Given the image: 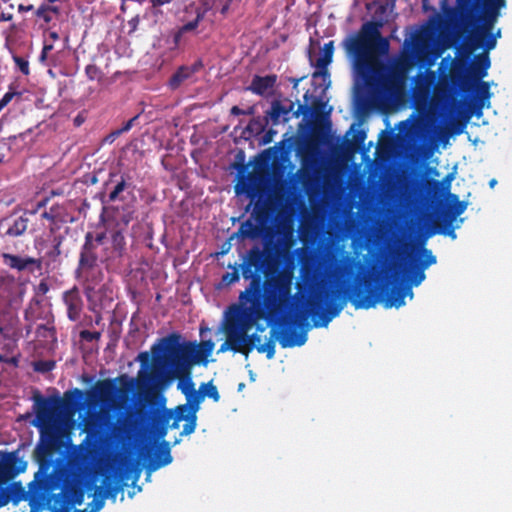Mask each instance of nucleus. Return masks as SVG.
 I'll return each instance as SVG.
<instances>
[{
  "mask_svg": "<svg viewBox=\"0 0 512 512\" xmlns=\"http://www.w3.org/2000/svg\"><path fill=\"white\" fill-rule=\"evenodd\" d=\"M357 262L354 257L340 250H329L320 256L304 259L301 266L303 285L297 283L299 292L305 291L307 311L315 327H327L337 317L349 300L356 309H369L377 303L385 308H399L405 296L413 297L411 287H400L390 279L362 286L346 282L354 276Z\"/></svg>",
  "mask_w": 512,
  "mask_h": 512,
  "instance_id": "nucleus-1",
  "label": "nucleus"
},
{
  "mask_svg": "<svg viewBox=\"0 0 512 512\" xmlns=\"http://www.w3.org/2000/svg\"><path fill=\"white\" fill-rule=\"evenodd\" d=\"M275 265L274 248L268 242L263 249L253 246L247 252L240 267L243 278L250 280V284L241 292L239 299L249 303V306L233 305L229 308L224 332L238 335L244 328H251L256 321L276 316L294 324V318L285 317L294 304L292 276L288 273L273 275Z\"/></svg>",
  "mask_w": 512,
  "mask_h": 512,
  "instance_id": "nucleus-2",
  "label": "nucleus"
},
{
  "mask_svg": "<svg viewBox=\"0 0 512 512\" xmlns=\"http://www.w3.org/2000/svg\"><path fill=\"white\" fill-rule=\"evenodd\" d=\"M35 420L39 429L40 443L35 449V459L39 469L35 473L34 484L44 493L60 489L64 483V472L53 464V454L60 447V421L63 415L72 416L84 406V392L74 388L63 397H44L39 392L33 395Z\"/></svg>",
  "mask_w": 512,
  "mask_h": 512,
  "instance_id": "nucleus-3",
  "label": "nucleus"
},
{
  "mask_svg": "<svg viewBox=\"0 0 512 512\" xmlns=\"http://www.w3.org/2000/svg\"><path fill=\"white\" fill-rule=\"evenodd\" d=\"M382 26L381 21H367L356 34L342 42L347 54L353 56L356 69L363 75L376 73L381 66L380 57L389 52V41L380 31Z\"/></svg>",
  "mask_w": 512,
  "mask_h": 512,
  "instance_id": "nucleus-4",
  "label": "nucleus"
},
{
  "mask_svg": "<svg viewBox=\"0 0 512 512\" xmlns=\"http://www.w3.org/2000/svg\"><path fill=\"white\" fill-rule=\"evenodd\" d=\"M286 318H294L295 322L289 323L285 321L283 317L276 316L275 318L280 320L282 327L280 329L272 328L270 330V337L268 340L261 344V336L257 333L248 335L250 328H244L237 336L242 347V355L248 356L249 353L256 348L259 353H266L268 359H272L275 356V340L279 341L282 348H291L295 346H302L307 341V332L305 330L296 331L295 327L300 325V321L297 315L291 314L290 310L287 311Z\"/></svg>",
  "mask_w": 512,
  "mask_h": 512,
  "instance_id": "nucleus-5",
  "label": "nucleus"
},
{
  "mask_svg": "<svg viewBox=\"0 0 512 512\" xmlns=\"http://www.w3.org/2000/svg\"><path fill=\"white\" fill-rule=\"evenodd\" d=\"M212 340L202 341L199 344L195 342H179V336L171 334L161 339L160 350L175 361V371L179 375H187L189 370L195 364L206 365L208 357L214 349Z\"/></svg>",
  "mask_w": 512,
  "mask_h": 512,
  "instance_id": "nucleus-6",
  "label": "nucleus"
},
{
  "mask_svg": "<svg viewBox=\"0 0 512 512\" xmlns=\"http://www.w3.org/2000/svg\"><path fill=\"white\" fill-rule=\"evenodd\" d=\"M175 370L174 360L167 356L160 358L154 354L152 369L143 376L140 375L141 382L149 391H155L163 389L172 379L178 378V389L184 395L194 391L195 384L191 379V370H189L187 375H179Z\"/></svg>",
  "mask_w": 512,
  "mask_h": 512,
  "instance_id": "nucleus-7",
  "label": "nucleus"
},
{
  "mask_svg": "<svg viewBox=\"0 0 512 512\" xmlns=\"http://www.w3.org/2000/svg\"><path fill=\"white\" fill-rule=\"evenodd\" d=\"M31 492L41 500H46L51 512H70L76 505L84 502L85 487L80 483H71L66 485L58 494L54 491L44 493L39 490L34 481L30 485Z\"/></svg>",
  "mask_w": 512,
  "mask_h": 512,
  "instance_id": "nucleus-8",
  "label": "nucleus"
},
{
  "mask_svg": "<svg viewBox=\"0 0 512 512\" xmlns=\"http://www.w3.org/2000/svg\"><path fill=\"white\" fill-rule=\"evenodd\" d=\"M97 260V245L94 243L93 234L88 232L85 235V241L80 251L78 266L75 272L77 279L83 280L86 293L93 291L99 282L94 275Z\"/></svg>",
  "mask_w": 512,
  "mask_h": 512,
  "instance_id": "nucleus-9",
  "label": "nucleus"
},
{
  "mask_svg": "<svg viewBox=\"0 0 512 512\" xmlns=\"http://www.w3.org/2000/svg\"><path fill=\"white\" fill-rule=\"evenodd\" d=\"M30 225L28 211L22 214L12 212L0 219V238L11 241L26 235Z\"/></svg>",
  "mask_w": 512,
  "mask_h": 512,
  "instance_id": "nucleus-10",
  "label": "nucleus"
},
{
  "mask_svg": "<svg viewBox=\"0 0 512 512\" xmlns=\"http://www.w3.org/2000/svg\"><path fill=\"white\" fill-rule=\"evenodd\" d=\"M506 7V0H483L480 10L476 12L475 23H480V36L492 31L500 11Z\"/></svg>",
  "mask_w": 512,
  "mask_h": 512,
  "instance_id": "nucleus-11",
  "label": "nucleus"
},
{
  "mask_svg": "<svg viewBox=\"0 0 512 512\" xmlns=\"http://www.w3.org/2000/svg\"><path fill=\"white\" fill-rule=\"evenodd\" d=\"M311 113V108L304 104H299L297 109L294 110V103L290 102L288 106L283 105L280 100H274L271 104V109L267 111V118L271 124L276 126L280 122H288L292 118H299L301 115L308 116Z\"/></svg>",
  "mask_w": 512,
  "mask_h": 512,
  "instance_id": "nucleus-12",
  "label": "nucleus"
},
{
  "mask_svg": "<svg viewBox=\"0 0 512 512\" xmlns=\"http://www.w3.org/2000/svg\"><path fill=\"white\" fill-rule=\"evenodd\" d=\"M246 166L241 165L239 169L240 180L235 185L236 194L245 193L251 200L261 197L264 192L263 178L257 173H248L245 175Z\"/></svg>",
  "mask_w": 512,
  "mask_h": 512,
  "instance_id": "nucleus-13",
  "label": "nucleus"
},
{
  "mask_svg": "<svg viewBox=\"0 0 512 512\" xmlns=\"http://www.w3.org/2000/svg\"><path fill=\"white\" fill-rule=\"evenodd\" d=\"M465 57L459 58L452 66L449 78L454 87L469 91L472 88L473 77L470 74V57L463 52Z\"/></svg>",
  "mask_w": 512,
  "mask_h": 512,
  "instance_id": "nucleus-14",
  "label": "nucleus"
},
{
  "mask_svg": "<svg viewBox=\"0 0 512 512\" xmlns=\"http://www.w3.org/2000/svg\"><path fill=\"white\" fill-rule=\"evenodd\" d=\"M465 57L459 58L452 66L449 78L454 87L469 91L472 88L473 77L470 74V57L463 52Z\"/></svg>",
  "mask_w": 512,
  "mask_h": 512,
  "instance_id": "nucleus-15",
  "label": "nucleus"
},
{
  "mask_svg": "<svg viewBox=\"0 0 512 512\" xmlns=\"http://www.w3.org/2000/svg\"><path fill=\"white\" fill-rule=\"evenodd\" d=\"M500 36V30L494 35L492 31L485 33L483 36H480V26L476 29L475 33L469 36L466 42L463 45V50L467 57H471V55L477 49L483 47L486 52L495 48L497 40L496 38Z\"/></svg>",
  "mask_w": 512,
  "mask_h": 512,
  "instance_id": "nucleus-16",
  "label": "nucleus"
},
{
  "mask_svg": "<svg viewBox=\"0 0 512 512\" xmlns=\"http://www.w3.org/2000/svg\"><path fill=\"white\" fill-rule=\"evenodd\" d=\"M1 257L4 265L10 269L17 270L18 272L28 271L30 273H34L36 270L42 269L41 259L29 256L22 257L11 253H3Z\"/></svg>",
  "mask_w": 512,
  "mask_h": 512,
  "instance_id": "nucleus-17",
  "label": "nucleus"
},
{
  "mask_svg": "<svg viewBox=\"0 0 512 512\" xmlns=\"http://www.w3.org/2000/svg\"><path fill=\"white\" fill-rule=\"evenodd\" d=\"M62 300L67 308V317L70 321L76 322L80 319L84 303L77 286L65 291Z\"/></svg>",
  "mask_w": 512,
  "mask_h": 512,
  "instance_id": "nucleus-18",
  "label": "nucleus"
},
{
  "mask_svg": "<svg viewBox=\"0 0 512 512\" xmlns=\"http://www.w3.org/2000/svg\"><path fill=\"white\" fill-rule=\"evenodd\" d=\"M26 464L22 462L16 453H8L3 461H0V485L4 484L25 470Z\"/></svg>",
  "mask_w": 512,
  "mask_h": 512,
  "instance_id": "nucleus-19",
  "label": "nucleus"
},
{
  "mask_svg": "<svg viewBox=\"0 0 512 512\" xmlns=\"http://www.w3.org/2000/svg\"><path fill=\"white\" fill-rule=\"evenodd\" d=\"M172 417L177 419V421H186L181 432L182 436L190 435L195 431L197 414H193L187 405L181 404L176 406L174 413L172 412Z\"/></svg>",
  "mask_w": 512,
  "mask_h": 512,
  "instance_id": "nucleus-20",
  "label": "nucleus"
},
{
  "mask_svg": "<svg viewBox=\"0 0 512 512\" xmlns=\"http://www.w3.org/2000/svg\"><path fill=\"white\" fill-rule=\"evenodd\" d=\"M334 54V41H329L324 44L322 55L316 60L315 67L317 71L312 74V77H322L324 80L329 77L328 66L333 60Z\"/></svg>",
  "mask_w": 512,
  "mask_h": 512,
  "instance_id": "nucleus-21",
  "label": "nucleus"
},
{
  "mask_svg": "<svg viewBox=\"0 0 512 512\" xmlns=\"http://www.w3.org/2000/svg\"><path fill=\"white\" fill-rule=\"evenodd\" d=\"M472 87L475 88L476 98L473 101L471 108L472 112L479 116L481 115L485 102L488 101L491 97L490 85L485 81L473 80Z\"/></svg>",
  "mask_w": 512,
  "mask_h": 512,
  "instance_id": "nucleus-22",
  "label": "nucleus"
},
{
  "mask_svg": "<svg viewBox=\"0 0 512 512\" xmlns=\"http://www.w3.org/2000/svg\"><path fill=\"white\" fill-rule=\"evenodd\" d=\"M277 82V75L270 74L266 76L255 75L252 78L248 89L259 96H266L269 90H272Z\"/></svg>",
  "mask_w": 512,
  "mask_h": 512,
  "instance_id": "nucleus-23",
  "label": "nucleus"
},
{
  "mask_svg": "<svg viewBox=\"0 0 512 512\" xmlns=\"http://www.w3.org/2000/svg\"><path fill=\"white\" fill-rule=\"evenodd\" d=\"M200 6H195L194 3H190L185 7V13L194 14V18L192 21L196 22L199 26V23L204 19L205 15L209 12L217 8L218 3H221L222 0H198Z\"/></svg>",
  "mask_w": 512,
  "mask_h": 512,
  "instance_id": "nucleus-24",
  "label": "nucleus"
},
{
  "mask_svg": "<svg viewBox=\"0 0 512 512\" xmlns=\"http://www.w3.org/2000/svg\"><path fill=\"white\" fill-rule=\"evenodd\" d=\"M202 67V63L200 61L195 62L191 66H180L175 73L171 76L169 80V86L171 89L175 90L180 87V85L191 78L196 72L200 70Z\"/></svg>",
  "mask_w": 512,
  "mask_h": 512,
  "instance_id": "nucleus-25",
  "label": "nucleus"
},
{
  "mask_svg": "<svg viewBox=\"0 0 512 512\" xmlns=\"http://www.w3.org/2000/svg\"><path fill=\"white\" fill-rule=\"evenodd\" d=\"M490 58L487 52L475 56L474 61L470 62V74L473 80H481L487 75L490 67Z\"/></svg>",
  "mask_w": 512,
  "mask_h": 512,
  "instance_id": "nucleus-26",
  "label": "nucleus"
},
{
  "mask_svg": "<svg viewBox=\"0 0 512 512\" xmlns=\"http://www.w3.org/2000/svg\"><path fill=\"white\" fill-rule=\"evenodd\" d=\"M448 201L449 205L445 213V219H447V225L451 226L456 218L465 212L467 202L459 201L456 194H449Z\"/></svg>",
  "mask_w": 512,
  "mask_h": 512,
  "instance_id": "nucleus-27",
  "label": "nucleus"
},
{
  "mask_svg": "<svg viewBox=\"0 0 512 512\" xmlns=\"http://www.w3.org/2000/svg\"><path fill=\"white\" fill-rule=\"evenodd\" d=\"M172 462V456L170 453V447L167 442H163L158 451H157V458L152 459L149 461L147 465L148 471H155L158 470L161 467H164Z\"/></svg>",
  "mask_w": 512,
  "mask_h": 512,
  "instance_id": "nucleus-28",
  "label": "nucleus"
},
{
  "mask_svg": "<svg viewBox=\"0 0 512 512\" xmlns=\"http://www.w3.org/2000/svg\"><path fill=\"white\" fill-rule=\"evenodd\" d=\"M251 216L254 218V220L260 224L262 227L265 228V226L270 222L271 220V210L267 204V202L261 200L259 198L255 204L252 211Z\"/></svg>",
  "mask_w": 512,
  "mask_h": 512,
  "instance_id": "nucleus-29",
  "label": "nucleus"
},
{
  "mask_svg": "<svg viewBox=\"0 0 512 512\" xmlns=\"http://www.w3.org/2000/svg\"><path fill=\"white\" fill-rule=\"evenodd\" d=\"M263 231L264 227L257 222L254 223L252 219H247L241 223L237 234L242 238L256 239L263 233Z\"/></svg>",
  "mask_w": 512,
  "mask_h": 512,
  "instance_id": "nucleus-30",
  "label": "nucleus"
},
{
  "mask_svg": "<svg viewBox=\"0 0 512 512\" xmlns=\"http://www.w3.org/2000/svg\"><path fill=\"white\" fill-rule=\"evenodd\" d=\"M461 19L474 24L476 2L474 0H456Z\"/></svg>",
  "mask_w": 512,
  "mask_h": 512,
  "instance_id": "nucleus-31",
  "label": "nucleus"
},
{
  "mask_svg": "<svg viewBox=\"0 0 512 512\" xmlns=\"http://www.w3.org/2000/svg\"><path fill=\"white\" fill-rule=\"evenodd\" d=\"M123 230L115 229L111 235L112 251L117 257H122L126 251V240Z\"/></svg>",
  "mask_w": 512,
  "mask_h": 512,
  "instance_id": "nucleus-32",
  "label": "nucleus"
},
{
  "mask_svg": "<svg viewBox=\"0 0 512 512\" xmlns=\"http://www.w3.org/2000/svg\"><path fill=\"white\" fill-rule=\"evenodd\" d=\"M105 488L98 487L99 493L105 495L106 498L115 499L117 494L122 490V486L110 477H105L103 481Z\"/></svg>",
  "mask_w": 512,
  "mask_h": 512,
  "instance_id": "nucleus-33",
  "label": "nucleus"
},
{
  "mask_svg": "<svg viewBox=\"0 0 512 512\" xmlns=\"http://www.w3.org/2000/svg\"><path fill=\"white\" fill-rule=\"evenodd\" d=\"M226 340L221 344L218 353H224L228 350L234 353L242 354L243 350L240 347V342L238 341V336L232 333L225 332Z\"/></svg>",
  "mask_w": 512,
  "mask_h": 512,
  "instance_id": "nucleus-34",
  "label": "nucleus"
},
{
  "mask_svg": "<svg viewBox=\"0 0 512 512\" xmlns=\"http://www.w3.org/2000/svg\"><path fill=\"white\" fill-rule=\"evenodd\" d=\"M185 397L187 402L184 405H187L193 414H197L200 409V404L204 400V394H201L200 390H194L188 395H185Z\"/></svg>",
  "mask_w": 512,
  "mask_h": 512,
  "instance_id": "nucleus-35",
  "label": "nucleus"
},
{
  "mask_svg": "<svg viewBox=\"0 0 512 512\" xmlns=\"http://www.w3.org/2000/svg\"><path fill=\"white\" fill-rule=\"evenodd\" d=\"M198 28L196 22L192 20H187L181 27H179L173 34V43L175 46H178L182 40V37L185 33L192 32Z\"/></svg>",
  "mask_w": 512,
  "mask_h": 512,
  "instance_id": "nucleus-36",
  "label": "nucleus"
},
{
  "mask_svg": "<svg viewBox=\"0 0 512 512\" xmlns=\"http://www.w3.org/2000/svg\"><path fill=\"white\" fill-rule=\"evenodd\" d=\"M201 394H204V398L207 396L212 399L214 402H218L220 400V394L218 392L217 387L209 381L208 383H202L199 388Z\"/></svg>",
  "mask_w": 512,
  "mask_h": 512,
  "instance_id": "nucleus-37",
  "label": "nucleus"
},
{
  "mask_svg": "<svg viewBox=\"0 0 512 512\" xmlns=\"http://www.w3.org/2000/svg\"><path fill=\"white\" fill-rule=\"evenodd\" d=\"M415 91L416 93H424L427 94L430 90L431 83L428 79V77L419 72L417 76L415 77Z\"/></svg>",
  "mask_w": 512,
  "mask_h": 512,
  "instance_id": "nucleus-38",
  "label": "nucleus"
},
{
  "mask_svg": "<svg viewBox=\"0 0 512 512\" xmlns=\"http://www.w3.org/2000/svg\"><path fill=\"white\" fill-rule=\"evenodd\" d=\"M55 366L56 362L54 360H37L32 363L33 370L41 374L52 371Z\"/></svg>",
  "mask_w": 512,
  "mask_h": 512,
  "instance_id": "nucleus-39",
  "label": "nucleus"
},
{
  "mask_svg": "<svg viewBox=\"0 0 512 512\" xmlns=\"http://www.w3.org/2000/svg\"><path fill=\"white\" fill-rule=\"evenodd\" d=\"M96 390L101 398H107L112 395L115 390L114 384L109 380L99 381Z\"/></svg>",
  "mask_w": 512,
  "mask_h": 512,
  "instance_id": "nucleus-40",
  "label": "nucleus"
},
{
  "mask_svg": "<svg viewBox=\"0 0 512 512\" xmlns=\"http://www.w3.org/2000/svg\"><path fill=\"white\" fill-rule=\"evenodd\" d=\"M134 210L127 209L120 216L116 223V229L126 231L131 221L134 219Z\"/></svg>",
  "mask_w": 512,
  "mask_h": 512,
  "instance_id": "nucleus-41",
  "label": "nucleus"
},
{
  "mask_svg": "<svg viewBox=\"0 0 512 512\" xmlns=\"http://www.w3.org/2000/svg\"><path fill=\"white\" fill-rule=\"evenodd\" d=\"M128 187L125 177L122 175L121 180L117 182L113 190L109 193V201L115 202L118 199H123L120 194Z\"/></svg>",
  "mask_w": 512,
  "mask_h": 512,
  "instance_id": "nucleus-42",
  "label": "nucleus"
},
{
  "mask_svg": "<svg viewBox=\"0 0 512 512\" xmlns=\"http://www.w3.org/2000/svg\"><path fill=\"white\" fill-rule=\"evenodd\" d=\"M63 237L62 236H55L53 239V247L51 250H49L46 255L47 257L52 260L56 261L60 255H61V244H62Z\"/></svg>",
  "mask_w": 512,
  "mask_h": 512,
  "instance_id": "nucleus-43",
  "label": "nucleus"
},
{
  "mask_svg": "<svg viewBox=\"0 0 512 512\" xmlns=\"http://www.w3.org/2000/svg\"><path fill=\"white\" fill-rule=\"evenodd\" d=\"M172 418V411L168 410L166 411L159 419V427L157 429V436L159 438H163L167 433V426Z\"/></svg>",
  "mask_w": 512,
  "mask_h": 512,
  "instance_id": "nucleus-44",
  "label": "nucleus"
},
{
  "mask_svg": "<svg viewBox=\"0 0 512 512\" xmlns=\"http://www.w3.org/2000/svg\"><path fill=\"white\" fill-rule=\"evenodd\" d=\"M422 259L417 263L422 269H427L430 265L436 263V257L432 254L431 250L423 248L420 252Z\"/></svg>",
  "mask_w": 512,
  "mask_h": 512,
  "instance_id": "nucleus-45",
  "label": "nucleus"
},
{
  "mask_svg": "<svg viewBox=\"0 0 512 512\" xmlns=\"http://www.w3.org/2000/svg\"><path fill=\"white\" fill-rule=\"evenodd\" d=\"M232 268V272H226L225 274H223L220 281V287H228L239 280L240 276L238 269L235 266Z\"/></svg>",
  "mask_w": 512,
  "mask_h": 512,
  "instance_id": "nucleus-46",
  "label": "nucleus"
},
{
  "mask_svg": "<svg viewBox=\"0 0 512 512\" xmlns=\"http://www.w3.org/2000/svg\"><path fill=\"white\" fill-rule=\"evenodd\" d=\"M425 269H422V267L418 264H416L413 269L411 270V284L414 286H418L424 281L425 279Z\"/></svg>",
  "mask_w": 512,
  "mask_h": 512,
  "instance_id": "nucleus-47",
  "label": "nucleus"
},
{
  "mask_svg": "<svg viewBox=\"0 0 512 512\" xmlns=\"http://www.w3.org/2000/svg\"><path fill=\"white\" fill-rule=\"evenodd\" d=\"M35 16L38 19L43 20V22L48 25L53 21V15L49 13L46 8V3H42L34 12Z\"/></svg>",
  "mask_w": 512,
  "mask_h": 512,
  "instance_id": "nucleus-48",
  "label": "nucleus"
},
{
  "mask_svg": "<svg viewBox=\"0 0 512 512\" xmlns=\"http://www.w3.org/2000/svg\"><path fill=\"white\" fill-rule=\"evenodd\" d=\"M105 504V495L99 493V489H96L93 501L89 504L91 507L90 512L100 511Z\"/></svg>",
  "mask_w": 512,
  "mask_h": 512,
  "instance_id": "nucleus-49",
  "label": "nucleus"
},
{
  "mask_svg": "<svg viewBox=\"0 0 512 512\" xmlns=\"http://www.w3.org/2000/svg\"><path fill=\"white\" fill-rule=\"evenodd\" d=\"M36 335L41 338H54L55 328L47 324H40L36 328Z\"/></svg>",
  "mask_w": 512,
  "mask_h": 512,
  "instance_id": "nucleus-50",
  "label": "nucleus"
},
{
  "mask_svg": "<svg viewBox=\"0 0 512 512\" xmlns=\"http://www.w3.org/2000/svg\"><path fill=\"white\" fill-rule=\"evenodd\" d=\"M85 74L89 80H96L101 77L102 72L95 64H89L85 68Z\"/></svg>",
  "mask_w": 512,
  "mask_h": 512,
  "instance_id": "nucleus-51",
  "label": "nucleus"
},
{
  "mask_svg": "<svg viewBox=\"0 0 512 512\" xmlns=\"http://www.w3.org/2000/svg\"><path fill=\"white\" fill-rule=\"evenodd\" d=\"M101 337V333L98 331H89V330H82L80 332V338L82 340L92 342L94 340H99Z\"/></svg>",
  "mask_w": 512,
  "mask_h": 512,
  "instance_id": "nucleus-52",
  "label": "nucleus"
},
{
  "mask_svg": "<svg viewBox=\"0 0 512 512\" xmlns=\"http://www.w3.org/2000/svg\"><path fill=\"white\" fill-rule=\"evenodd\" d=\"M14 62L15 64L17 65V67L19 68V70L24 74V75H29L30 73V69H29V63L27 60H25L24 58L22 57H19V56H15L14 57Z\"/></svg>",
  "mask_w": 512,
  "mask_h": 512,
  "instance_id": "nucleus-53",
  "label": "nucleus"
},
{
  "mask_svg": "<svg viewBox=\"0 0 512 512\" xmlns=\"http://www.w3.org/2000/svg\"><path fill=\"white\" fill-rule=\"evenodd\" d=\"M424 187L427 193H436L440 189V182L434 179H426Z\"/></svg>",
  "mask_w": 512,
  "mask_h": 512,
  "instance_id": "nucleus-54",
  "label": "nucleus"
},
{
  "mask_svg": "<svg viewBox=\"0 0 512 512\" xmlns=\"http://www.w3.org/2000/svg\"><path fill=\"white\" fill-rule=\"evenodd\" d=\"M16 95H20L19 93H16V92H12V91H8L6 92L3 97L0 99V111L6 107L11 101L12 99L16 96Z\"/></svg>",
  "mask_w": 512,
  "mask_h": 512,
  "instance_id": "nucleus-55",
  "label": "nucleus"
},
{
  "mask_svg": "<svg viewBox=\"0 0 512 512\" xmlns=\"http://www.w3.org/2000/svg\"><path fill=\"white\" fill-rule=\"evenodd\" d=\"M138 118H139V115H136V116L132 117L131 119H129L128 121H126L125 123H123L121 128L117 129V133L123 134V133L128 132L134 126V123Z\"/></svg>",
  "mask_w": 512,
  "mask_h": 512,
  "instance_id": "nucleus-56",
  "label": "nucleus"
},
{
  "mask_svg": "<svg viewBox=\"0 0 512 512\" xmlns=\"http://www.w3.org/2000/svg\"><path fill=\"white\" fill-rule=\"evenodd\" d=\"M466 127V121H455L451 125V134L459 135Z\"/></svg>",
  "mask_w": 512,
  "mask_h": 512,
  "instance_id": "nucleus-57",
  "label": "nucleus"
},
{
  "mask_svg": "<svg viewBox=\"0 0 512 512\" xmlns=\"http://www.w3.org/2000/svg\"><path fill=\"white\" fill-rule=\"evenodd\" d=\"M439 232L451 237L452 239L456 238V233H455L454 227L452 225L451 226L447 225V219H444L443 229L440 230Z\"/></svg>",
  "mask_w": 512,
  "mask_h": 512,
  "instance_id": "nucleus-58",
  "label": "nucleus"
},
{
  "mask_svg": "<svg viewBox=\"0 0 512 512\" xmlns=\"http://www.w3.org/2000/svg\"><path fill=\"white\" fill-rule=\"evenodd\" d=\"M54 211H55V208L51 207L49 211H44L41 214V218L46 219L54 224L56 222V215H55Z\"/></svg>",
  "mask_w": 512,
  "mask_h": 512,
  "instance_id": "nucleus-59",
  "label": "nucleus"
},
{
  "mask_svg": "<svg viewBox=\"0 0 512 512\" xmlns=\"http://www.w3.org/2000/svg\"><path fill=\"white\" fill-rule=\"evenodd\" d=\"M137 359L143 367H147L150 362V355L148 352H141Z\"/></svg>",
  "mask_w": 512,
  "mask_h": 512,
  "instance_id": "nucleus-60",
  "label": "nucleus"
},
{
  "mask_svg": "<svg viewBox=\"0 0 512 512\" xmlns=\"http://www.w3.org/2000/svg\"><path fill=\"white\" fill-rule=\"evenodd\" d=\"M173 1L174 0H150V3H151V6L155 8V7H160L163 5L170 4Z\"/></svg>",
  "mask_w": 512,
  "mask_h": 512,
  "instance_id": "nucleus-61",
  "label": "nucleus"
},
{
  "mask_svg": "<svg viewBox=\"0 0 512 512\" xmlns=\"http://www.w3.org/2000/svg\"><path fill=\"white\" fill-rule=\"evenodd\" d=\"M106 238V234L104 232L98 233L95 237L93 236L94 243L97 245H101Z\"/></svg>",
  "mask_w": 512,
  "mask_h": 512,
  "instance_id": "nucleus-62",
  "label": "nucleus"
},
{
  "mask_svg": "<svg viewBox=\"0 0 512 512\" xmlns=\"http://www.w3.org/2000/svg\"><path fill=\"white\" fill-rule=\"evenodd\" d=\"M48 199H44L42 201H39L36 205V208L32 211H28V214H36L41 208L46 206Z\"/></svg>",
  "mask_w": 512,
  "mask_h": 512,
  "instance_id": "nucleus-63",
  "label": "nucleus"
},
{
  "mask_svg": "<svg viewBox=\"0 0 512 512\" xmlns=\"http://www.w3.org/2000/svg\"><path fill=\"white\" fill-rule=\"evenodd\" d=\"M46 8L52 15H59L60 14V8L58 6H54L51 4H46Z\"/></svg>",
  "mask_w": 512,
  "mask_h": 512,
  "instance_id": "nucleus-64",
  "label": "nucleus"
}]
</instances>
